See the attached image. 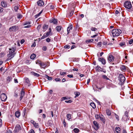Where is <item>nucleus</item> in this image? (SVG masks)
<instances>
[{"instance_id":"obj_1","label":"nucleus","mask_w":133,"mask_h":133,"mask_svg":"<svg viewBox=\"0 0 133 133\" xmlns=\"http://www.w3.org/2000/svg\"><path fill=\"white\" fill-rule=\"evenodd\" d=\"M9 53L7 55L8 57V58L9 60H11L15 55V49L13 48L9 49Z\"/></svg>"},{"instance_id":"obj_2","label":"nucleus","mask_w":133,"mask_h":133,"mask_svg":"<svg viewBox=\"0 0 133 133\" xmlns=\"http://www.w3.org/2000/svg\"><path fill=\"white\" fill-rule=\"evenodd\" d=\"M121 30L119 29H116L112 30L111 34L110 32V34L111 36L112 35L114 37L119 36L121 33Z\"/></svg>"},{"instance_id":"obj_3","label":"nucleus","mask_w":133,"mask_h":133,"mask_svg":"<svg viewBox=\"0 0 133 133\" xmlns=\"http://www.w3.org/2000/svg\"><path fill=\"white\" fill-rule=\"evenodd\" d=\"M124 5L125 8L128 9H129L132 7V5L131 2L128 1L125 2Z\"/></svg>"},{"instance_id":"obj_4","label":"nucleus","mask_w":133,"mask_h":133,"mask_svg":"<svg viewBox=\"0 0 133 133\" xmlns=\"http://www.w3.org/2000/svg\"><path fill=\"white\" fill-rule=\"evenodd\" d=\"M18 29V27L17 26H13L10 27L9 30L10 32H16Z\"/></svg>"},{"instance_id":"obj_5","label":"nucleus","mask_w":133,"mask_h":133,"mask_svg":"<svg viewBox=\"0 0 133 133\" xmlns=\"http://www.w3.org/2000/svg\"><path fill=\"white\" fill-rule=\"evenodd\" d=\"M49 31L47 32L46 33H45L42 36L41 38V39H44L49 36L51 31V30L50 28H49Z\"/></svg>"},{"instance_id":"obj_6","label":"nucleus","mask_w":133,"mask_h":133,"mask_svg":"<svg viewBox=\"0 0 133 133\" xmlns=\"http://www.w3.org/2000/svg\"><path fill=\"white\" fill-rule=\"evenodd\" d=\"M119 80L121 83H123L125 80V78L124 76L122 74H120L119 75Z\"/></svg>"},{"instance_id":"obj_7","label":"nucleus","mask_w":133,"mask_h":133,"mask_svg":"<svg viewBox=\"0 0 133 133\" xmlns=\"http://www.w3.org/2000/svg\"><path fill=\"white\" fill-rule=\"evenodd\" d=\"M114 59V57L111 54L108 55V59L109 63H112Z\"/></svg>"},{"instance_id":"obj_8","label":"nucleus","mask_w":133,"mask_h":133,"mask_svg":"<svg viewBox=\"0 0 133 133\" xmlns=\"http://www.w3.org/2000/svg\"><path fill=\"white\" fill-rule=\"evenodd\" d=\"M0 98L2 101H5L7 98V97L5 94L3 93L0 95Z\"/></svg>"},{"instance_id":"obj_9","label":"nucleus","mask_w":133,"mask_h":133,"mask_svg":"<svg viewBox=\"0 0 133 133\" xmlns=\"http://www.w3.org/2000/svg\"><path fill=\"white\" fill-rule=\"evenodd\" d=\"M128 111H126L125 113V115L122 118V120H123L124 121L127 120V119H129V118H128Z\"/></svg>"},{"instance_id":"obj_10","label":"nucleus","mask_w":133,"mask_h":133,"mask_svg":"<svg viewBox=\"0 0 133 133\" xmlns=\"http://www.w3.org/2000/svg\"><path fill=\"white\" fill-rule=\"evenodd\" d=\"M50 23H52L54 24H57L58 22V20L55 18L51 19L49 21Z\"/></svg>"},{"instance_id":"obj_11","label":"nucleus","mask_w":133,"mask_h":133,"mask_svg":"<svg viewBox=\"0 0 133 133\" xmlns=\"http://www.w3.org/2000/svg\"><path fill=\"white\" fill-rule=\"evenodd\" d=\"M49 63V62H46L45 63L42 62V63H41V64L40 65V66L41 67H42V68H45L48 65V63Z\"/></svg>"},{"instance_id":"obj_12","label":"nucleus","mask_w":133,"mask_h":133,"mask_svg":"<svg viewBox=\"0 0 133 133\" xmlns=\"http://www.w3.org/2000/svg\"><path fill=\"white\" fill-rule=\"evenodd\" d=\"M21 129V127L19 125L18 126H17L16 127L14 130L15 133H17V132L19 131Z\"/></svg>"},{"instance_id":"obj_13","label":"nucleus","mask_w":133,"mask_h":133,"mask_svg":"<svg viewBox=\"0 0 133 133\" xmlns=\"http://www.w3.org/2000/svg\"><path fill=\"white\" fill-rule=\"evenodd\" d=\"M37 3L38 5L41 6L43 5L44 4V3L42 0H40L38 1Z\"/></svg>"},{"instance_id":"obj_14","label":"nucleus","mask_w":133,"mask_h":133,"mask_svg":"<svg viewBox=\"0 0 133 133\" xmlns=\"http://www.w3.org/2000/svg\"><path fill=\"white\" fill-rule=\"evenodd\" d=\"M120 68L121 70L123 72H125L126 71V67L124 65H121L120 67Z\"/></svg>"},{"instance_id":"obj_15","label":"nucleus","mask_w":133,"mask_h":133,"mask_svg":"<svg viewBox=\"0 0 133 133\" xmlns=\"http://www.w3.org/2000/svg\"><path fill=\"white\" fill-rule=\"evenodd\" d=\"M99 61L101 62L104 65L105 64V61L104 58H98Z\"/></svg>"},{"instance_id":"obj_16","label":"nucleus","mask_w":133,"mask_h":133,"mask_svg":"<svg viewBox=\"0 0 133 133\" xmlns=\"http://www.w3.org/2000/svg\"><path fill=\"white\" fill-rule=\"evenodd\" d=\"M12 78L11 76H8L6 78L7 82L8 83L11 81Z\"/></svg>"},{"instance_id":"obj_17","label":"nucleus","mask_w":133,"mask_h":133,"mask_svg":"<svg viewBox=\"0 0 133 133\" xmlns=\"http://www.w3.org/2000/svg\"><path fill=\"white\" fill-rule=\"evenodd\" d=\"M1 6L5 8L7 7V5L6 4V3L5 1H2L1 2Z\"/></svg>"},{"instance_id":"obj_18","label":"nucleus","mask_w":133,"mask_h":133,"mask_svg":"<svg viewBox=\"0 0 133 133\" xmlns=\"http://www.w3.org/2000/svg\"><path fill=\"white\" fill-rule=\"evenodd\" d=\"M72 24L70 25L69 26H68L67 28V31L68 32V34H69L70 33V30L72 29Z\"/></svg>"},{"instance_id":"obj_19","label":"nucleus","mask_w":133,"mask_h":133,"mask_svg":"<svg viewBox=\"0 0 133 133\" xmlns=\"http://www.w3.org/2000/svg\"><path fill=\"white\" fill-rule=\"evenodd\" d=\"M93 124L96 127V128H95V129L96 130H97L98 129V125L97 122L96 121H94L93 122Z\"/></svg>"},{"instance_id":"obj_20","label":"nucleus","mask_w":133,"mask_h":133,"mask_svg":"<svg viewBox=\"0 0 133 133\" xmlns=\"http://www.w3.org/2000/svg\"><path fill=\"white\" fill-rule=\"evenodd\" d=\"M15 115L16 117L17 118L19 117L20 115V112L19 111H17L16 112Z\"/></svg>"},{"instance_id":"obj_21","label":"nucleus","mask_w":133,"mask_h":133,"mask_svg":"<svg viewBox=\"0 0 133 133\" xmlns=\"http://www.w3.org/2000/svg\"><path fill=\"white\" fill-rule=\"evenodd\" d=\"M25 82L26 83L28 84V86H29L30 85V84L29 83V79L28 78H26L25 79Z\"/></svg>"},{"instance_id":"obj_22","label":"nucleus","mask_w":133,"mask_h":133,"mask_svg":"<svg viewBox=\"0 0 133 133\" xmlns=\"http://www.w3.org/2000/svg\"><path fill=\"white\" fill-rule=\"evenodd\" d=\"M25 92L24 89H22V90L21 92L20 96L22 97H23L24 95Z\"/></svg>"},{"instance_id":"obj_23","label":"nucleus","mask_w":133,"mask_h":133,"mask_svg":"<svg viewBox=\"0 0 133 133\" xmlns=\"http://www.w3.org/2000/svg\"><path fill=\"white\" fill-rule=\"evenodd\" d=\"M56 30L58 32L60 31L62 29V27L60 26H57L56 27Z\"/></svg>"},{"instance_id":"obj_24","label":"nucleus","mask_w":133,"mask_h":133,"mask_svg":"<svg viewBox=\"0 0 133 133\" xmlns=\"http://www.w3.org/2000/svg\"><path fill=\"white\" fill-rule=\"evenodd\" d=\"M121 129L119 127H117L115 128V130L117 133H119Z\"/></svg>"},{"instance_id":"obj_25","label":"nucleus","mask_w":133,"mask_h":133,"mask_svg":"<svg viewBox=\"0 0 133 133\" xmlns=\"http://www.w3.org/2000/svg\"><path fill=\"white\" fill-rule=\"evenodd\" d=\"M44 77L48 80H51L52 79V78L51 77L48 76L47 75H46L44 76Z\"/></svg>"},{"instance_id":"obj_26","label":"nucleus","mask_w":133,"mask_h":133,"mask_svg":"<svg viewBox=\"0 0 133 133\" xmlns=\"http://www.w3.org/2000/svg\"><path fill=\"white\" fill-rule=\"evenodd\" d=\"M100 120L102 121L103 123L104 124L105 122V119L104 118L103 116L102 117H99Z\"/></svg>"},{"instance_id":"obj_27","label":"nucleus","mask_w":133,"mask_h":133,"mask_svg":"<svg viewBox=\"0 0 133 133\" xmlns=\"http://www.w3.org/2000/svg\"><path fill=\"white\" fill-rule=\"evenodd\" d=\"M31 73L32 75L34 76H35L38 77L39 76V74L36 73L34 72H31Z\"/></svg>"},{"instance_id":"obj_28","label":"nucleus","mask_w":133,"mask_h":133,"mask_svg":"<svg viewBox=\"0 0 133 133\" xmlns=\"http://www.w3.org/2000/svg\"><path fill=\"white\" fill-rule=\"evenodd\" d=\"M106 113H107V115L108 116H110V115L111 113L110 110L108 109H107L106 110Z\"/></svg>"},{"instance_id":"obj_29","label":"nucleus","mask_w":133,"mask_h":133,"mask_svg":"<svg viewBox=\"0 0 133 133\" xmlns=\"http://www.w3.org/2000/svg\"><path fill=\"white\" fill-rule=\"evenodd\" d=\"M119 45L121 46L122 47H124L126 46L125 43L124 42L120 43Z\"/></svg>"},{"instance_id":"obj_30","label":"nucleus","mask_w":133,"mask_h":133,"mask_svg":"<svg viewBox=\"0 0 133 133\" xmlns=\"http://www.w3.org/2000/svg\"><path fill=\"white\" fill-rule=\"evenodd\" d=\"M36 57V55L35 54H32L30 56V58L31 59H34Z\"/></svg>"},{"instance_id":"obj_31","label":"nucleus","mask_w":133,"mask_h":133,"mask_svg":"<svg viewBox=\"0 0 133 133\" xmlns=\"http://www.w3.org/2000/svg\"><path fill=\"white\" fill-rule=\"evenodd\" d=\"M74 94L75 95V98H76L78 97L80 95V92H74Z\"/></svg>"},{"instance_id":"obj_32","label":"nucleus","mask_w":133,"mask_h":133,"mask_svg":"<svg viewBox=\"0 0 133 133\" xmlns=\"http://www.w3.org/2000/svg\"><path fill=\"white\" fill-rule=\"evenodd\" d=\"M67 118L69 120L71 119V114H68L67 115Z\"/></svg>"},{"instance_id":"obj_33","label":"nucleus","mask_w":133,"mask_h":133,"mask_svg":"<svg viewBox=\"0 0 133 133\" xmlns=\"http://www.w3.org/2000/svg\"><path fill=\"white\" fill-rule=\"evenodd\" d=\"M90 105L94 109H95L96 107L95 105V103L94 102H91L90 103Z\"/></svg>"},{"instance_id":"obj_34","label":"nucleus","mask_w":133,"mask_h":133,"mask_svg":"<svg viewBox=\"0 0 133 133\" xmlns=\"http://www.w3.org/2000/svg\"><path fill=\"white\" fill-rule=\"evenodd\" d=\"M74 14V11H72L70 12L68 14V16L69 17H71Z\"/></svg>"},{"instance_id":"obj_35","label":"nucleus","mask_w":133,"mask_h":133,"mask_svg":"<svg viewBox=\"0 0 133 133\" xmlns=\"http://www.w3.org/2000/svg\"><path fill=\"white\" fill-rule=\"evenodd\" d=\"M42 62L39 60H37L36 62V63L37 64H39L40 66L41 63H42Z\"/></svg>"},{"instance_id":"obj_36","label":"nucleus","mask_w":133,"mask_h":133,"mask_svg":"<svg viewBox=\"0 0 133 133\" xmlns=\"http://www.w3.org/2000/svg\"><path fill=\"white\" fill-rule=\"evenodd\" d=\"M74 132L76 133H78L79 132V130L78 128H75L73 130Z\"/></svg>"},{"instance_id":"obj_37","label":"nucleus","mask_w":133,"mask_h":133,"mask_svg":"<svg viewBox=\"0 0 133 133\" xmlns=\"http://www.w3.org/2000/svg\"><path fill=\"white\" fill-rule=\"evenodd\" d=\"M18 9V5H16L14 7V10L15 11H17Z\"/></svg>"},{"instance_id":"obj_38","label":"nucleus","mask_w":133,"mask_h":133,"mask_svg":"<svg viewBox=\"0 0 133 133\" xmlns=\"http://www.w3.org/2000/svg\"><path fill=\"white\" fill-rule=\"evenodd\" d=\"M102 77L103 79H104L107 80H109V79L105 75H103L102 76Z\"/></svg>"},{"instance_id":"obj_39","label":"nucleus","mask_w":133,"mask_h":133,"mask_svg":"<svg viewBox=\"0 0 133 133\" xmlns=\"http://www.w3.org/2000/svg\"><path fill=\"white\" fill-rule=\"evenodd\" d=\"M23 16H22L21 15V14H18L17 15V17L18 18L20 19Z\"/></svg>"},{"instance_id":"obj_40","label":"nucleus","mask_w":133,"mask_h":133,"mask_svg":"<svg viewBox=\"0 0 133 133\" xmlns=\"http://www.w3.org/2000/svg\"><path fill=\"white\" fill-rule=\"evenodd\" d=\"M42 13V11H41L39 12L38 14L36 15L35 16V18H36L38 17Z\"/></svg>"},{"instance_id":"obj_41","label":"nucleus","mask_w":133,"mask_h":133,"mask_svg":"<svg viewBox=\"0 0 133 133\" xmlns=\"http://www.w3.org/2000/svg\"><path fill=\"white\" fill-rule=\"evenodd\" d=\"M34 125L35 127L37 128H38L39 127L38 124L37 123H35Z\"/></svg>"},{"instance_id":"obj_42","label":"nucleus","mask_w":133,"mask_h":133,"mask_svg":"<svg viewBox=\"0 0 133 133\" xmlns=\"http://www.w3.org/2000/svg\"><path fill=\"white\" fill-rule=\"evenodd\" d=\"M63 100H65V99H68L70 98V97H63L62 98Z\"/></svg>"},{"instance_id":"obj_43","label":"nucleus","mask_w":133,"mask_h":133,"mask_svg":"<svg viewBox=\"0 0 133 133\" xmlns=\"http://www.w3.org/2000/svg\"><path fill=\"white\" fill-rule=\"evenodd\" d=\"M114 115L115 116V117L116 118V119H117V120L118 121L119 120V116H118L116 115V114H114Z\"/></svg>"},{"instance_id":"obj_44","label":"nucleus","mask_w":133,"mask_h":133,"mask_svg":"<svg viewBox=\"0 0 133 133\" xmlns=\"http://www.w3.org/2000/svg\"><path fill=\"white\" fill-rule=\"evenodd\" d=\"M70 45H66L64 46V48L65 49H68L70 48Z\"/></svg>"},{"instance_id":"obj_45","label":"nucleus","mask_w":133,"mask_h":133,"mask_svg":"<svg viewBox=\"0 0 133 133\" xmlns=\"http://www.w3.org/2000/svg\"><path fill=\"white\" fill-rule=\"evenodd\" d=\"M91 30L92 31H96L97 29L96 28H95L92 27L91 28Z\"/></svg>"},{"instance_id":"obj_46","label":"nucleus","mask_w":133,"mask_h":133,"mask_svg":"<svg viewBox=\"0 0 133 133\" xmlns=\"http://www.w3.org/2000/svg\"><path fill=\"white\" fill-rule=\"evenodd\" d=\"M94 40L93 39H90L87 40L86 41V42H92Z\"/></svg>"},{"instance_id":"obj_47","label":"nucleus","mask_w":133,"mask_h":133,"mask_svg":"<svg viewBox=\"0 0 133 133\" xmlns=\"http://www.w3.org/2000/svg\"><path fill=\"white\" fill-rule=\"evenodd\" d=\"M31 23V22H25L24 24V25H26L27 24H30Z\"/></svg>"},{"instance_id":"obj_48","label":"nucleus","mask_w":133,"mask_h":133,"mask_svg":"<svg viewBox=\"0 0 133 133\" xmlns=\"http://www.w3.org/2000/svg\"><path fill=\"white\" fill-rule=\"evenodd\" d=\"M49 5L50 6V8L51 9H53L54 8V6L51 4H50Z\"/></svg>"},{"instance_id":"obj_49","label":"nucleus","mask_w":133,"mask_h":133,"mask_svg":"<svg viewBox=\"0 0 133 133\" xmlns=\"http://www.w3.org/2000/svg\"><path fill=\"white\" fill-rule=\"evenodd\" d=\"M48 25H44L43 26V29H47L48 28Z\"/></svg>"},{"instance_id":"obj_50","label":"nucleus","mask_w":133,"mask_h":133,"mask_svg":"<svg viewBox=\"0 0 133 133\" xmlns=\"http://www.w3.org/2000/svg\"><path fill=\"white\" fill-rule=\"evenodd\" d=\"M72 102V101L71 100H69L68 101H65V102L68 103H71Z\"/></svg>"},{"instance_id":"obj_51","label":"nucleus","mask_w":133,"mask_h":133,"mask_svg":"<svg viewBox=\"0 0 133 133\" xmlns=\"http://www.w3.org/2000/svg\"><path fill=\"white\" fill-rule=\"evenodd\" d=\"M102 45V43L101 42H98L97 44V46L99 47H101Z\"/></svg>"},{"instance_id":"obj_52","label":"nucleus","mask_w":133,"mask_h":133,"mask_svg":"<svg viewBox=\"0 0 133 133\" xmlns=\"http://www.w3.org/2000/svg\"><path fill=\"white\" fill-rule=\"evenodd\" d=\"M66 74V72H60V74L61 75H64Z\"/></svg>"},{"instance_id":"obj_53","label":"nucleus","mask_w":133,"mask_h":133,"mask_svg":"<svg viewBox=\"0 0 133 133\" xmlns=\"http://www.w3.org/2000/svg\"><path fill=\"white\" fill-rule=\"evenodd\" d=\"M67 76L69 78H72L73 77V75H68Z\"/></svg>"},{"instance_id":"obj_54","label":"nucleus","mask_w":133,"mask_h":133,"mask_svg":"<svg viewBox=\"0 0 133 133\" xmlns=\"http://www.w3.org/2000/svg\"><path fill=\"white\" fill-rule=\"evenodd\" d=\"M50 39L49 38H47L46 39V41L48 42H50Z\"/></svg>"},{"instance_id":"obj_55","label":"nucleus","mask_w":133,"mask_h":133,"mask_svg":"<svg viewBox=\"0 0 133 133\" xmlns=\"http://www.w3.org/2000/svg\"><path fill=\"white\" fill-rule=\"evenodd\" d=\"M42 49L44 51H46V46H44L42 48Z\"/></svg>"},{"instance_id":"obj_56","label":"nucleus","mask_w":133,"mask_h":133,"mask_svg":"<svg viewBox=\"0 0 133 133\" xmlns=\"http://www.w3.org/2000/svg\"><path fill=\"white\" fill-rule=\"evenodd\" d=\"M63 124H64V127H65L66 125V123L65 122V120L64 119V121H63Z\"/></svg>"},{"instance_id":"obj_57","label":"nucleus","mask_w":133,"mask_h":133,"mask_svg":"<svg viewBox=\"0 0 133 133\" xmlns=\"http://www.w3.org/2000/svg\"><path fill=\"white\" fill-rule=\"evenodd\" d=\"M133 42V40L131 39L129 42V43L130 44H131Z\"/></svg>"},{"instance_id":"obj_58","label":"nucleus","mask_w":133,"mask_h":133,"mask_svg":"<svg viewBox=\"0 0 133 133\" xmlns=\"http://www.w3.org/2000/svg\"><path fill=\"white\" fill-rule=\"evenodd\" d=\"M31 122L34 125V124H35V123H36L35 121L32 120H31Z\"/></svg>"},{"instance_id":"obj_59","label":"nucleus","mask_w":133,"mask_h":133,"mask_svg":"<svg viewBox=\"0 0 133 133\" xmlns=\"http://www.w3.org/2000/svg\"><path fill=\"white\" fill-rule=\"evenodd\" d=\"M55 80L56 81H59L61 80L59 78H56L55 79Z\"/></svg>"},{"instance_id":"obj_60","label":"nucleus","mask_w":133,"mask_h":133,"mask_svg":"<svg viewBox=\"0 0 133 133\" xmlns=\"http://www.w3.org/2000/svg\"><path fill=\"white\" fill-rule=\"evenodd\" d=\"M31 26V25H28L26 26H24V28H30V27Z\"/></svg>"},{"instance_id":"obj_61","label":"nucleus","mask_w":133,"mask_h":133,"mask_svg":"<svg viewBox=\"0 0 133 133\" xmlns=\"http://www.w3.org/2000/svg\"><path fill=\"white\" fill-rule=\"evenodd\" d=\"M29 133H35V132L34 130L31 129L30 130Z\"/></svg>"},{"instance_id":"obj_62","label":"nucleus","mask_w":133,"mask_h":133,"mask_svg":"<svg viewBox=\"0 0 133 133\" xmlns=\"http://www.w3.org/2000/svg\"><path fill=\"white\" fill-rule=\"evenodd\" d=\"M3 10V8L0 7V12H2Z\"/></svg>"},{"instance_id":"obj_63","label":"nucleus","mask_w":133,"mask_h":133,"mask_svg":"<svg viewBox=\"0 0 133 133\" xmlns=\"http://www.w3.org/2000/svg\"><path fill=\"white\" fill-rule=\"evenodd\" d=\"M6 133H12V131L10 130H7Z\"/></svg>"},{"instance_id":"obj_64","label":"nucleus","mask_w":133,"mask_h":133,"mask_svg":"<svg viewBox=\"0 0 133 133\" xmlns=\"http://www.w3.org/2000/svg\"><path fill=\"white\" fill-rule=\"evenodd\" d=\"M25 42L24 40V39H22L21 40V44H23Z\"/></svg>"}]
</instances>
